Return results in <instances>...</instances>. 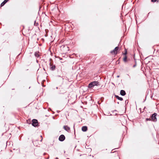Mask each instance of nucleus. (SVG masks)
<instances>
[{"label": "nucleus", "instance_id": "3", "mask_svg": "<svg viewBox=\"0 0 159 159\" xmlns=\"http://www.w3.org/2000/svg\"><path fill=\"white\" fill-rule=\"evenodd\" d=\"M32 125L34 126H36L38 125V122L37 120L34 119L32 120Z\"/></svg>", "mask_w": 159, "mask_h": 159}, {"label": "nucleus", "instance_id": "16", "mask_svg": "<svg viewBox=\"0 0 159 159\" xmlns=\"http://www.w3.org/2000/svg\"><path fill=\"white\" fill-rule=\"evenodd\" d=\"M146 120H151V119H150V118H149V119H148V118H147V119H146Z\"/></svg>", "mask_w": 159, "mask_h": 159}, {"label": "nucleus", "instance_id": "2", "mask_svg": "<svg viewBox=\"0 0 159 159\" xmlns=\"http://www.w3.org/2000/svg\"><path fill=\"white\" fill-rule=\"evenodd\" d=\"M118 49L119 48L118 47H116L111 52V53L112 54H116L117 53Z\"/></svg>", "mask_w": 159, "mask_h": 159}, {"label": "nucleus", "instance_id": "4", "mask_svg": "<svg viewBox=\"0 0 159 159\" xmlns=\"http://www.w3.org/2000/svg\"><path fill=\"white\" fill-rule=\"evenodd\" d=\"M157 115V113H154L152 115L151 118L152 120L154 121H157V118L156 116Z\"/></svg>", "mask_w": 159, "mask_h": 159}, {"label": "nucleus", "instance_id": "8", "mask_svg": "<svg viewBox=\"0 0 159 159\" xmlns=\"http://www.w3.org/2000/svg\"><path fill=\"white\" fill-rule=\"evenodd\" d=\"M120 94L122 96H124L125 94V92L124 90H121L120 92Z\"/></svg>", "mask_w": 159, "mask_h": 159}, {"label": "nucleus", "instance_id": "9", "mask_svg": "<svg viewBox=\"0 0 159 159\" xmlns=\"http://www.w3.org/2000/svg\"><path fill=\"white\" fill-rule=\"evenodd\" d=\"M116 97L117 99L120 101H122L123 100V98H122L118 96H116Z\"/></svg>", "mask_w": 159, "mask_h": 159}, {"label": "nucleus", "instance_id": "17", "mask_svg": "<svg viewBox=\"0 0 159 159\" xmlns=\"http://www.w3.org/2000/svg\"><path fill=\"white\" fill-rule=\"evenodd\" d=\"M120 77L119 75H118V76H117V78H118V77Z\"/></svg>", "mask_w": 159, "mask_h": 159}, {"label": "nucleus", "instance_id": "5", "mask_svg": "<svg viewBox=\"0 0 159 159\" xmlns=\"http://www.w3.org/2000/svg\"><path fill=\"white\" fill-rule=\"evenodd\" d=\"M65 139V137L63 135H60L59 138V139L60 141H62Z\"/></svg>", "mask_w": 159, "mask_h": 159}, {"label": "nucleus", "instance_id": "6", "mask_svg": "<svg viewBox=\"0 0 159 159\" xmlns=\"http://www.w3.org/2000/svg\"><path fill=\"white\" fill-rule=\"evenodd\" d=\"M64 129L68 132H69L70 131V128L67 126H64Z\"/></svg>", "mask_w": 159, "mask_h": 159}, {"label": "nucleus", "instance_id": "7", "mask_svg": "<svg viewBox=\"0 0 159 159\" xmlns=\"http://www.w3.org/2000/svg\"><path fill=\"white\" fill-rule=\"evenodd\" d=\"M87 127L86 126H84L82 128V130L84 132L87 131Z\"/></svg>", "mask_w": 159, "mask_h": 159}, {"label": "nucleus", "instance_id": "10", "mask_svg": "<svg viewBox=\"0 0 159 159\" xmlns=\"http://www.w3.org/2000/svg\"><path fill=\"white\" fill-rule=\"evenodd\" d=\"M34 55L35 56V57H39V55L38 54V53L37 52H35V53L34 54Z\"/></svg>", "mask_w": 159, "mask_h": 159}, {"label": "nucleus", "instance_id": "12", "mask_svg": "<svg viewBox=\"0 0 159 159\" xmlns=\"http://www.w3.org/2000/svg\"><path fill=\"white\" fill-rule=\"evenodd\" d=\"M8 1L7 0H5L3 2V3L5 4Z\"/></svg>", "mask_w": 159, "mask_h": 159}, {"label": "nucleus", "instance_id": "14", "mask_svg": "<svg viewBox=\"0 0 159 159\" xmlns=\"http://www.w3.org/2000/svg\"><path fill=\"white\" fill-rule=\"evenodd\" d=\"M5 4L4 3H3V2H2L1 4V6H3Z\"/></svg>", "mask_w": 159, "mask_h": 159}, {"label": "nucleus", "instance_id": "11", "mask_svg": "<svg viewBox=\"0 0 159 159\" xmlns=\"http://www.w3.org/2000/svg\"><path fill=\"white\" fill-rule=\"evenodd\" d=\"M124 61L125 62H126L127 61V57H125L124 58Z\"/></svg>", "mask_w": 159, "mask_h": 159}, {"label": "nucleus", "instance_id": "1", "mask_svg": "<svg viewBox=\"0 0 159 159\" xmlns=\"http://www.w3.org/2000/svg\"><path fill=\"white\" fill-rule=\"evenodd\" d=\"M99 85V83L98 81H94L90 83L89 85V88H92L94 86H97Z\"/></svg>", "mask_w": 159, "mask_h": 159}, {"label": "nucleus", "instance_id": "15", "mask_svg": "<svg viewBox=\"0 0 159 159\" xmlns=\"http://www.w3.org/2000/svg\"><path fill=\"white\" fill-rule=\"evenodd\" d=\"M157 0H152V2H155Z\"/></svg>", "mask_w": 159, "mask_h": 159}, {"label": "nucleus", "instance_id": "13", "mask_svg": "<svg viewBox=\"0 0 159 159\" xmlns=\"http://www.w3.org/2000/svg\"><path fill=\"white\" fill-rule=\"evenodd\" d=\"M8 1L7 0H5L3 2V3L5 4Z\"/></svg>", "mask_w": 159, "mask_h": 159}]
</instances>
